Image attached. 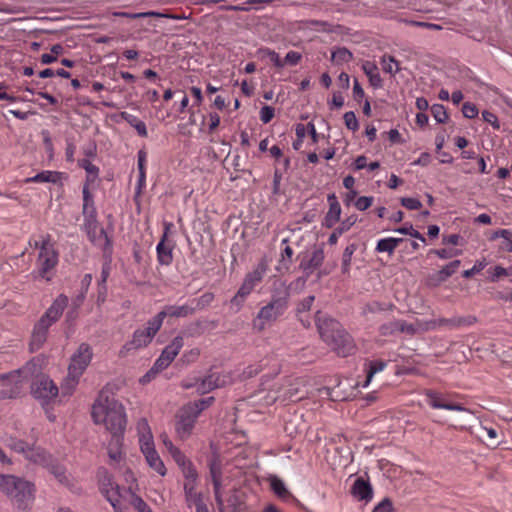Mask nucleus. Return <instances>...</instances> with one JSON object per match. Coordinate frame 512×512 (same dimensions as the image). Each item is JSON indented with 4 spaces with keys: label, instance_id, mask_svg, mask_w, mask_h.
<instances>
[{
    "label": "nucleus",
    "instance_id": "79ce46f5",
    "mask_svg": "<svg viewBox=\"0 0 512 512\" xmlns=\"http://www.w3.org/2000/svg\"><path fill=\"white\" fill-rule=\"evenodd\" d=\"M5 444L7 447H9L11 450L17 452V453H21L23 455H25L28 447H29V444L23 440H20V439H17V438H13V437H10L8 438L6 441H5Z\"/></svg>",
    "mask_w": 512,
    "mask_h": 512
},
{
    "label": "nucleus",
    "instance_id": "423d86ee",
    "mask_svg": "<svg viewBox=\"0 0 512 512\" xmlns=\"http://www.w3.org/2000/svg\"><path fill=\"white\" fill-rule=\"evenodd\" d=\"M92 358V347L88 343H81L71 356L68 366V375L61 386V391L64 396L72 394L78 384L79 378L89 366Z\"/></svg>",
    "mask_w": 512,
    "mask_h": 512
},
{
    "label": "nucleus",
    "instance_id": "2eb2a0df",
    "mask_svg": "<svg viewBox=\"0 0 512 512\" xmlns=\"http://www.w3.org/2000/svg\"><path fill=\"white\" fill-rule=\"evenodd\" d=\"M192 314H194V311L189 301L183 305H166L160 312L155 315V318L160 320L162 325L166 317L185 318Z\"/></svg>",
    "mask_w": 512,
    "mask_h": 512
},
{
    "label": "nucleus",
    "instance_id": "bf43d9fd",
    "mask_svg": "<svg viewBox=\"0 0 512 512\" xmlns=\"http://www.w3.org/2000/svg\"><path fill=\"white\" fill-rule=\"evenodd\" d=\"M511 273L509 272L508 269L502 267V266H495L493 269H492V272L490 274V281L492 282H496L498 281L501 277H505V276H509Z\"/></svg>",
    "mask_w": 512,
    "mask_h": 512
},
{
    "label": "nucleus",
    "instance_id": "c85d7f7f",
    "mask_svg": "<svg viewBox=\"0 0 512 512\" xmlns=\"http://www.w3.org/2000/svg\"><path fill=\"white\" fill-rule=\"evenodd\" d=\"M271 490L274 494L282 500H289L293 496L291 492L287 489L286 484L282 479L277 476H270L269 478Z\"/></svg>",
    "mask_w": 512,
    "mask_h": 512
},
{
    "label": "nucleus",
    "instance_id": "72a5a7b5",
    "mask_svg": "<svg viewBox=\"0 0 512 512\" xmlns=\"http://www.w3.org/2000/svg\"><path fill=\"white\" fill-rule=\"evenodd\" d=\"M121 116L131 127H133L137 131L139 136L147 137V127L142 120H140L137 116L127 112H122Z\"/></svg>",
    "mask_w": 512,
    "mask_h": 512
},
{
    "label": "nucleus",
    "instance_id": "de8ad7c7",
    "mask_svg": "<svg viewBox=\"0 0 512 512\" xmlns=\"http://www.w3.org/2000/svg\"><path fill=\"white\" fill-rule=\"evenodd\" d=\"M181 472L185 478V482H198L199 475L192 462L188 463L187 466L181 468Z\"/></svg>",
    "mask_w": 512,
    "mask_h": 512
},
{
    "label": "nucleus",
    "instance_id": "a878e982",
    "mask_svg": "<svg viewBox=\"0 0 512 512\" xmlns=\"http://www.w3.org/2000/svg\"><path fill=\"white\" fill-rule=\"evenodd\" d=\"M477 322V318L472 315L468 316H457L452 318H441L438 320V324L442 326H448L450 328L469 327Z\"/></svg>",
    "mask_w": 512,
    "mask_h": 512
},
{
    "label": "nucleus",
    "instance_id": "6ab92c4d",
    "mask_svg": "<svg viewBox=\"0 0 512 512\" xmlns=\"http://www.w3.org/2000/svg\"><path fill=\"white\" fill-rule=\"evenodd\" d=\"M171 223L165 224V231L158 242L156 246V253H157V260L161 265L168 266L173 261V252H172V246L167 245L166 239H167V233L171 227Z\"/></svg>",
    "mask_w": 512,
    "mask_h": 512
},
{
    "label": "nucleus",
    "instance_id": "13d9d810",
    "mask_svg": "<svg viewBox=\"0 0 512 512\" xmlns=\"http://www.w3.org/2000/svg\"><path fill=\"white\" fill-rule=\"evenodd\" d=\"M462 113L464 117L473 119L478 115V109L475 104L471 102H465L462 106Z\"/></svg>",
    "mask_w": 512,
    "mask_h": 512
},
{
    "label": "nucleus",
    "instance_id": "5701e85b",
    "mask_svg": "<svg viewBox=\"0 0 512 512\" xmlns=\"http://www.w3.org/2000/svg\"><path fill=\"white\" fill-rule=\"evenodd\" d=\"M325 259V254L322 248L313 251L309 260L301 261L299 268L302 269L306 276H310L312 272L319 268Z\"/></svg>",
    "mask_w": 512,
    "mask_h": 512
},
{
    "label": "nucleus",
    "instance_id": "2f4dec72",
    "mask_svg": "<svg viewBox=\"0 0 512 512\" xmlns=\"http://www.w3.org/2000/svg\"><path fill=\"white\" fill-rule=\"evenodd\" d=\"M78 165L81 168H83L87 174L84 185H88V188H90V184L93 183L99 177V168L96 165L92 164V162L89 159L79 160Z\"/></svg>",
    "mask_w": 512,
    "mask_h": 512
},
{
    "label": "nucleus",
    "instance_id": "a18cd8bd",
    "mask_svg": "<svg viewBox=\"0 0 512 512\" xmlns=\"http://www.w3.org/2000/svg\"><path fill=\"white\" fill-rule=\"evenodd\" d=\"M137 430L139 434V442L140 445L146 441L147 436L151 437V440H153V436L148 424V421L145 418H141L137 423Z\"/></svg>",
    "mask_w": 512,
    "mask_h": 512
},
{
    "label": "nucleus",
    "instance_id": "8fccbe9b",
    "mask_svg": "<svg viewBox=\"0 0 512 512\" xmlns=\"http://www.w3.org/2000/svg\"><path fill=\"white\" fill-rule=\"evenodd\" d=\"M171 457L173 460L177 463L179 468H183L188 465V463H191V460H189L184 453L178 448L173 449V451L170 452Z\"/></svg>",
    "mask_w": 512,
    "mask_h": 512
},
{
    "label": "nucleus",
    "instance_id": "864d4df0",
    "mask_svg": "<svg viewBox=\"0 0 512 512\" xmlns=\"http://www.w3.org/2000/svg\"><path fill=\"white\" fill-rule=\"evenodd\" d=\"M209 472L211 480H220L222 478L221 465L217 460H212L209 463Z\"/></svg>",
    "mask_w": 512,
    "mask_h": 512
},
{
    "label": "nucleus",
    "instance_id": "ea45409f",
    "mask_svg": "<svg viewBox=\"0 0 512 512\" xmlns=\"http://www.w3.org/2000/svg\"><path fill=\"white\" fill-rule=\"evenodd\" d=\"M220 384L218 383V378L213 374L208 375L197 385V391L200 394H205L210 392L211 390L218 388Z\"/></svg>",
    "mask_w": 512,
    "mask_h": 512
},
{
    "label": "nucleus",
    "instance_id": "7ed1b4c3",
    "mask_svg": "<svg viewBox=\"0 0 512 512\" xmlns=\"http://www.w3.org/2000/svg\"><path fill=\"white\" fill-rule=\"evenodd\" d=\"M0 491L18 511L31 510L36 492L34 483L14 475L0 474Z\"/></svg>",
    "mask_w": 512,
    "mask_h": 512
},
{
    "label": "nucleus",
    "instance_id": "3c124183",
    "mask_svg": "<svg viewBox=\"0 0 512 512\" xmlns=\"http://www.w3.org/2000/svg\"><path fill=\"white\" fill-rule=\"evenodd\" d=\"M171 457L173 460L177 463L179 468H183L188 465V463H191V460H189L184 453L178 448L173 449V451L170 452Z\"/></svg>",
    "mask_w": 512,
    "mask_h": 512
},
{
    "label": "nucleus",
    "instance_id": "ddd939ff",
    "mask_svg": "<svg viewBox=\"0 0 512 512\" xmlns=\"http://www.w3.org/2000/svg\"><path fill=\"white\" fill-rule=\"evenodd\" d=\"M198 416L199 414L193 409L191 411L188 409V403L180 410L176 431L181 439H186L190 436Z\"/></svg>",
    "mask_w": 512,
    "mask_h": 512
},
{
    "label": "nucleus",
    "instance_id": "b1692460",
    "mask_svg": "<svg viewBox=\"0 0 512 512\" xmlns=\"http://www.w3.org/2000/svg\"><path fill=\"white\" fill-rule=\"evenodd\" d=\"M197 486L198 482H184L183 484L185 502L189 508L203 503V494L196 491Z\"/></svg>",
    "mask_w": 512,
    "mask_h": 512
},
{
    "label": "nucleus",
    "instance_id": "20e7f679",
    "mask_svg": "<svg viewBox=\"0 0 512 512\" xmlns=\"http://www.w3.org/2000/svg\"><path fill=\"white\" fill-rule=\"evenodd\" d=\"M289 300V288L274 289L269 302L260 308L252 320L253 329L257 332H262L277 322L288 310Z\"/></svg>",
    "mask_w": 512,
    "mask_h": 512
},
{
    "label": "nucleus",
    "instance_id": "e2e57ef3",
    "mask_svg": "<svg viewBox=\"0 0 512 512\" xmlns=\"http://www.w3.org/2000/svg\"><path fill=\"white\" fill-rule=\"evenodd\" d=\"M486 264L483 261H476L472 268L467 269L463 272L462 276L464 278H471L475 274L481 272L485 268Z\"/></svg>",
    "mask_w": 512,
    "mask_h": 512
},
{
    "label": "nucleus",
    "instance_id": "393cba45",
    "mask_svg": "<svg viewBox=\"0 0 512 512\" xmlns=\"http://www.w3.org/2000/svg\"><path fill=\"white\" fill-rule=\"evenodd\" d=\"M267 270V261L262 259L251 272L246 274L244 281L255 288L263 280Z\"/></svg>",
    "mask_w": 512,
    "mask_h": 512
},
{
    "label": "nucleus",
    "instance_id": "a211bd4d",
    "mask_svg": "<svg viewBox=\"0 0 512 512\" xmlns=\"http://www.w3.org/2000/svg\"><path fill=\"white\" fill-rule=\"evenodd\" d=\"M83 209L82 214L84 217V223H96L97 221V210L94 203L93 195L90 192L88 185H83Z\"/></svg>",
    "mask_w": 512,
    "mask_h": 512
},
{
    "label": "nucleus",
    "instance_id": "c756f323",
    "mask_svg": "<svg viewBox=\"0 0 512 512\" xmlns=\"http://www.w3.org/2000/svg\"><path fill=\"white\" fill-rule=\"evenodd\" d=\"M123 435H111V440L108 445V456L111 460L119 462L122 459Z\"/></svg>",
    "mask_w": 512,
    "mask_h": 512
},
{
    "label": "nucleus",
    "instance_id": "473e14b6",
    "mask_svg": "<svg viewBox=\"0 0 512 512\" xmlns=\"http://www.w3.org/2000/svg\"><path fill=\"white\" fill-rule=\"evenodd\" d=\"M111 504L115 512H122L121 493L119 485L101 492Z\"/></svg>",
    "mask_w": 512,
    "mask_h": 512
},
{
    "label": "nucleus",
    "instance_id": "680f3d73",
    "mask_svg": "<svg viewBox=\"0 0 512 512\" xmlns=\"http://www.w3.org/2000/svg\"><path fill=\"white\" fill-rule=\"evenodd\" d=\"M264 53L267 55L269 60L278 68H283L285 66V62L280 58L279 54L273 50L266 49Z\"/></svg>",
    "mask_w": 512,
    "mask_h": 512
},
{
    "label": "nucleus",
    "instance_id": "69168bd1",
    "mask_svg": "<svg viewBox=\"0 0 512 512\" xmlns=\"http://www.w3.org/2000/svg\"><path fill=\"white\" fill-rule=\"evenodd\" d=\"M199 355L200 350L198 348H193L189 351L184 352L181 357V360L182 362L189 364L195 362L198 359Z\"/></svg>",
    "mask_w": 512,
    "mask_h": 512
},
{
    "label": "nucleus",
    "instance_id": "39448f33",
    "mask_svg": "<svg viewBox=\"0 0 512 512\" xmlns=\"http://www.w3.org/2000/svg\"><path fill=\"white\" fill-rule=\"evenodd\" d=\"M68 304V297L65 294L58 295L50 307L40 317L33 327L30 349L39 350L47 340L49 328L62 316Z\"/></svg>",
    "mask_w": 512,
    "mask_h": 512
},
{
    "label": "nucleus",
    "instance_id": "f257e3e1",
    "mask_svg": "<svg viewBox=\"0 0 512 512\" xmlns=\"http://www.w3.org/2000/svg\"><path fill=\"white\" fill-rule=\"evenodd\" d=\"M92 418L96 424H104L111 435H124L127 424L125 408L108 392L99 393L92 406Z\"/></svg>",
    "mask_w": 512,
    "mask_h": 512
},
{
    "label": "nucleus",
    "instance_id": "338daca9",
    "mask_svg": "<svg viewBox=\"0 0 512 512\" xmlns=\"http://www.w3.org/2000/svg\"><path fill=\"white\" fill-rule=\"evenodd\" d=\"M482 118L485 122L491 124L494 129H500L499 120L493 112L487 110L483 111Z\"/></svg>",
    "mask_w": 512,
    "mask_h": 512
},
{
    "label": "nucleus",
    "instance_id": "4d7b16f0",
    "mask_svg": "<svg viewBox=\"0 0 512 512\" xmlns=\"http://www.w3.org/2000/svg\"><path fill=\"white\" fill-rule=\"evenodd\" d=\"M401 205L409 210H418L422 207L421 201L412 197L401 198Z\"/></svg>",
    "mask_w": 512,
    "mask_h": 512
},
{
    "label": "nucleus",
    "instance_id": "5fc2aeb1",
    "mask_svg": "<svg viewBox=\"0 0 512 512\" xmlns=\"http://www.w3.org/2000/svg\"><path fill=\"white\" fill-rule=\"evenodd\" d=\"M306 27H303L305 30H310L314 32H332L331 28L328 27L326 23H320V22H307Z\"/></svg>",
    "mask_w": 512,
    "mask_h": 512
},
{
    "label": "nucleus",
    "instance_id": "bb28decb",
    "mask_svg": "<svg viewBox=\"0 0 512 512\" xmlns=\"http://www.w3.org/2000/svg\"><path fill=\"white\" fill-rule=\"evenodd\" d=\"M364 73L369 79V83L374 88H381L383 86V80L378 72L376 64L370 61H365L362 65Z\"/></svg>",
    "mask_w": 512,
    "mask_h": 512
},
{
    "label": "nucleus",
    "instance_id": "9d476101",
    "mask_svg": "<svg viewBox=\"0 0 512 512\" xmlns=\"http://www.w3.org/2000/svg\"><path fill=\"white\" fill-rule=\"evenodd\" d=\"M33 397L42 405L50 403L59 393L57 385L47 376L37 378L31 386Z\"/></svg>",
    "mask_w": 512,
    "mask_h": 512
},
{
    "label": "nucleus",
    "instance_id": "49530a36",
    "mask_svg": "<svg viewBox=\"0 0 512 512\" xmlns=\"http://www.w3.org/2000/svg\"><path fill=\"white\" fill-rule=\"evenodd\" d=\"M431 114L438 123H445L448 120V113L442 104H433Z\"/></svg>",
    "mask_w": 512,
    "mask_h": 512
},
{
    "label": "nucleus",
    "instance_id": "f03ea898",
    "mask_svg": "<svg viewBox=\"0 0 512 512\" xmlns=\"http://www.w3.org/2000/svg\"><path fill=\"white\" fill-rule=\"evenodd\" d=\"M315 322L322 340L337 355L347 357L355 352L356 346L352 337L338 321L327 317L322 318L320 311H318Z\"/></svg>",
    "mask_w": 512,
    "mask_h": 512
},
{
    "label": "nucleus",
    "instance_id": "37998d69",
    "mask_svg": "<svg viewBox=\"0 0 512 512\" xmlns=\"http://www.w3.org/2000/svg\"><path fill=\"white\" fill-rule=\"evenodd\" d=\"M214 397L213 396H210V397H207V398H203V399H199V400H196L194 402H189L188 403V409H193L196 413H198L200 415V413L208 408L209 406H211L214 402Z\"/></svg>",
    "mask_w": 512,
    "mask_h": 512
},
{
    "label": "nucleus",
    "instance_id": "a19ab883",
    "mask_svg": "<svg viewBox=\"0 0 512 512\" xmlns=\"http://www.w3.org/2000/svg\"><path fill=\"white\" fill-rule=\"evenodd\" d=\"M353 54L347 48H338L337 50L332 52L331 60L337 64L341 65L343 63H348L352 60Z\"/></svg>",
    "mask_w": 512,
    "mask_h": 512
},
{
    "label": "nucleus",
    "instance_id": "4c0bfd02",
    "mask_svg": "<svg viewBox=\"0 0 512 512\" xmlns=\"http://www.w3.org/2000/svg\"><path fill=\"white\" fill-rule=\"evenodd\" d=\"M97 477H98L100 492H103L105 490H108L109 488H113V487L117 486V484L113 480L112 475L105 468H100L98 470Z\"/></svg>",
    "mask_w": 512,
    "mask_h": 512
},
{
    "label": "nucleus",
    "instance_id": "9b49d317",
    "mask_svg": "<svg viewBox=\"0 0 512 512\" xmlns=\"http://www.w3.org/2000/svg\"><path fill=\"white\" fill-rule=\"evenodd\" d=\"M424 395L427 398V403L433 409H445L450 411L469 412V409L464 407L461 403L452 402L448 396L437 392L432 389H426Z\"/></svg>",
    "mask_w": 512,
    "mask_h": 512
},
{
    "label": "nucleus",
    "instance_id": "4468645a",
    "mask_svg": "<svg viewBox=\"0 0 512 512\" xmlns=\"http://www.w3.org/2000/svg\"><path fill=\"white\" fill-rule=\"evenodd\" d=\"M140 448L148 465L158 474L164 476L166 474L165 465L155 450L154 442L151 440L150 436H147L146 441L140 445Z\"/></svg>",
    "mask_w": 512,
    "mask_h": 512
},
{
    "label": "nucleus",
    "instance_id": "c9c22d12",
    "mask_svg": "<svg viewBox=\"0 0 512 512\" xmlns=\"http://www.w3.org/2000/svg\"><path fill=\"white\" fill-rule=\"evenodd\" d=\"M214 294L212 292H205L198 298L190 300L194 313L197 311L204 310L214 301Z\"/></svg>",
    "mask_w": 512,
    "mask_h": 512
},
{
    "label": "nucleus",
    "instance_id": "4be33fe9",
    "mask_svg": "<svg viewBox=\"0 0 512 512\" xmlns=\"http://www.w3.org/2000/svg\"><path fill=\"white\" fill-rule=\"evenodd\" d=\"M379 332L382 336H390L396 332H408L413 333L414 328L412 325L407 324L406 321L403 320H394L387 323L382 324L379 327Z\"/></svg>",
    "mask_w": 512,
    "mask_h": 512
},
{
    "label": "nucleus",
    "instance_id": "c03bdc74",
    "mask_svg": "<svg viewBox=\"0 0 512 512\" xmlns=\"http://www.w3.org/2000/svg\"><path fill=\"white\" fill-rule=\"evenodd\" d=\"M394 231L403 235H409L415 239L420 240L422 243H426V238L420 232L414 229L413 225L410 223H405L404 226L397 228Z\"/></svg>",
    "mask_w": 512,
    "mask_h": 512
},
{
    "label": "nucleus",
    "instance_id": "412c9836",
    "mask_svg": "<svg viewBox=\"0 0 512 512\" xmlns=\"http://www.w3.org/2000/svg\"><path fill=\"white\" fill-rule=\"evenodd\" d=\"M24 456L28 461L44 468L50 463L52 458V455L43 448L31 446L28 447Z\"/></svg>",
    "mask_w": 512,
    "mask_h": 512
},
{
    "label": "nucleus",
    "instance_id": "6e6552de",
    "mask_svg": "<svg viewBox=\"0 0 512 512\" xmlns=\"http://www.w3.org/2000/svg\"><path fill=\"white\" fill-rule=\"evenodd\" d=\"M160 329V320H157L155 316L152 317L147 321L145 328H139L133 332L132 339L125 343L123 349L129 351L148 346Z\"/></svg>",
    "mask_w": 512,
    "mask_h": 512
},
{
    "label": "nucleus",
    "instance_id": "aec40b11",
    "mask_svg": "<svg viewBox=\"0 0 512 512\" xmlns=\"http://www.w3.org/2000/svg\"><path fill=\"white\" fill-rule=\"evenodd\" d=\"M327 201L329 203V210L324 217L323 226L332 228L340 220L341 206L334 193L327 196Z\"/></svg>",
    "mask_w": 512,
    "mask_h": 512
},
{
    "label": "nucleus",
    "instance_id": "0e129e2a",
    "mask_svg": "<svg viewBox=\"0 0 512 512\" xmlns=\"http://www.w3.org/2000/svg\"><path fill=\"white\" fill-rule=\"evenodd\" d=\"M372 512H393V503L389 498H384L374 507Z\"/></svg>",
    "mask_w": 512,
    "mask_h": 512
},
{
    "label": "nucleus",
    "instance_id": "7c9ffc66",
    "mask_svg": "<svg viewBox=\"0 0 512 512\" xmlns=\"http://www.w3.org/2000/svg\"><path fill=\"white\" fill-rule=\"evenodd\" d=\"M387 366V362L386 361H383V360H372V361H368L366 364H365V370H366V380L364 381V383L362 384V387L363 388H366L373 376L378 373V372H381L383 371Z\"/></svg>",
    "mask_w": 512,
    "mask_h": 512
},
{
    "label": "nucleus",
    "instance_id": "f3484780",
    "mask_svg": "<svg viewBox=\"0 0 512 512\" xmlns=\"http://www.w3.org/2000/svg\"><path fill=\"white\" fill-rule=\"evenodd\" d=\"M45 468L58 480L60 484L68 487L74 493H79L80 489L71 483L65 467L56 459L52 457L50 463Z\"/></svg>",
    "mask_w": 512,
    "mask_h": 512
},
{
    "label": "nucleus",
    "instance_id": "0eeeda50",
    "mask_svg": "<svg viewBox=\"0 0 512 512\" xmlns=\"http://www.w3.org/2000/svg\"><path fill=\"white\" fill-rule=\"evenodd\" d=\"M33 246L39 249L36 260L38 275L40 278L50 281L51 276L49 273L57 266L59 253L51 242L50 235L43 236L41 241H35Z\"/></svg>",
    "mask_w": 512,
    "mask_h": 512
},
{
    "label": "nucleus",
    "instance_id": "052dcab7",
    "mask_svg": "<svg viewBox=\"0 0 512 512\" xmlns=\"http://www.w3.org/2000/svg\"><path fill=\"white\" fill-rule=\"evenodd\" d=\"M461 265L460 260H453L441 268L442 274H445L448 278L451 277L459 269Z\"/></svg>",
    "mask_w": 512,
    "mask_h": 512
},
{
    "label": "nucleus",
    "instance_id": "dca6fc26",
    "mask_svg": "<svg viewBox=\"0 0 512 512\" xmlns=\"http://www.w3.org/2000/svg\"><path fill=\"white\" fill-rule=\"evenodd\" d=\"M350 492L358 501L368 503L373 499V487L363 477H357L354 480Z\"/></svg>",
    "mask_w": 512,
    "mask_h": 512
},
{
    "label": "nucleus",
    "instance_id": "774afa93",
    "mask_svg": "<svg viewBox=\"0 0 512 512\" xmlns=\"http://www.w3.org/2000/svg\"><path fill=\"white\" fill-rule=\"evenodd\" d=\"M373 203V197L370 196H361L355 202V207L360 211H365L368 209Z\"/></svg>",
    "mask_w": 512,
    "mask_h": 512
},
{
    "label": "nucleus",
    "instance_id": "603ef678",
    "mask_svg": "<svg viewBox=\"0 0 512 512\" xmlns=\"http://www.w3.org/2000/svg\"><path fill=\"white\" fill-rule=\"evenodd\" d=\"M344 123L349 130L356 131L359 128V123L353 111H348L343 116Z\"/></svg>",
    "mask_w": 512,
    "mask_h": 512
},
{
    "label": "nucleus",
    "instance_id": "cd10ccee",
    "mask_svg": "<svg viewBox=\"0 0 512 512\" xmlns=\"http://www.w3.org/2000/svg\"><path fill=\"white\" fill-rule=\"evenodd\" d=\"M62 178V173L58 171L45 170L37 173L33 177L27 178L28 183H57Z\"/></svg>",
    "mask_w": 512,
    "mask_h": 512
},
{
    "label": "nucleus",
    "instance_id": "6e6d98bb",
    "mask_svg": "<svg viewBox=\"0 0 512 512\" xmlns=\"http://www.w3.org/2000/svg\"><path fill=\"white\" fill-rule=\"evenodd\" d=\"M259 115H260V120L264 124H267L273 119V117L275 115V109L271 106L265 105L260 109Z\"/></svg>",
    "mask_w": 512,
    "mask_h": 512
},
{
    "label": "nucleus",
    "instance_id": "f704fd0d",
    "mask_svg": "<svg viewBox=\"0 0 512 512\" xmlns=\"http://www.w3.org/2000/svg\"><path fill=\"white\" fill-rule=\"evenodd\" d=\"M358 246L356 243H351L346 246V248L343 251L342 259H341V272L344 275H349L350 273V267H351V261L352 256L357 250Z\"/></svg>",
    "mask_w": 512,
    "mask_h": 512
},
{
    "label": "nucleus",
    "instance_id": "e433bc0d",
    "mask_svg": "<svg viewBox=\"0 0 512 512\" xmlns=\"http://www.w3.org/2000/svg\"><path fill=\"white\" fill-rule=\"evenodd\" d=\"M111 254H106L104 255V262L102 264V269H101V276H100V279L98 280V286L100 287V290H103L104 293H106V282H107V279L111 273ZM99 293H101V291H99Z\"/></svg>",
    "mask_w": 512,
    "mask_h": 512
},
{
    "label": "nucleus",
    "instance_id": "58836bf2",
    "mask_svg": "<svg viewBox=\"0 0 512 512\" xmlns=\"http://www.w3.org/2000/svg\"><path fill=\"white\" fill-rule=\"evenodd\" d=\"M381 65L383 71L392 76L400 71L399 62L391 55H383L381 58Z\"/></svg>",
    "mask_w": 512,
    "mask_h": 512
},
{
    "label": "nucleus",
    "instance_id": "1a4fd4ad",
    "mask_svg": "<svg viewBox=\"0 0 512 512\" xmlns=\"http://www.w3.org/2000/svg\"><path fill=\"white\" fill-rule=\"evenodd\" d=\"M184 346V337L177 335L172 341L162 350L160 356L155 360L153 366L150 368V373H156L166 369L179 354Z\"/></svg>",
    "mask_w": 512,
    "mask_h": 512
},
{
    "label": "nucleus",
    "instance_id": "f8f14e48",
    "mask_svg": "<svg viewBox=\"0 0 512 512\" xmlns=\"http://www.w3.org/2000/svg\"><path fill=\"white\" fill-rule=\"evenodd\" d=\"M84 228L89 240L93 245L100 247L103 250L104 255L112 253L111 239L108 237L104 228L98 227V221L93 224L84 223Z\"/></svg>",
    "mask_w": 512,
    "mask_h": 512
},
{
    "label": "nucleus",
    "instance_id": "09e8293b",
    "mask_svg": "<svg viewBox=\"0 0 512 512\" xmlns=\"http://www.w3.org/2000/svg\"><path fill=\"white\" fill-rule=\"evenodd\" d=\"M375 250L379 253L386 252L392 255L395 252V247L391 243L389 237L378 240Z\"/></svg>",
    "mask_w": 512,
    "mask_h": 512
}]
</instances>
